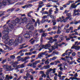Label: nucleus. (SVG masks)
Masks as SVG:
<instances>
[{
  "label": "nucleus",
  "mask_w": 80,
  "mask_h": 80,
  "mask_svg": "<svg viewBox=\"0 0 80 80\" xmlns=\"http://www.w3.org/2000/svg\"><path fill=\"white\" fill-rule=\"evenodd\" d=\"M62 73V71H59L58 72L59 75H61Z\"/></svg>",
  "instance_id": "774afa93"
},
{
  "label": "nucleus",
  "mask_w": 80,
  "mask_h": 80,
  "mask_svg": "<svg viewBox=\"0 0 80 80\" xmlns=\"http://www.w3.org/2000/svg\"><path fill=\"white\" fill-rule=\"evenodd\" d=\"M64 29H65V30H66V33H69V32H70V30L69 29H66L65 28H64Z\"/></svg>",
  "instance_id": "f704fd0d"
},
{
  "label": "nucleus",
  "mask_w": 80,
  "mask_h": 80,
  "mask_svg": "<svg viewBox=\"0 0 80 80\" xmlns=\"http://www.w3.org/2000/svg\"><path fill=\"white\" fill-rule=\"evenodd\" d=\"M49 16L50 18H52V21L53 20H55V16L52 15H50V16Z\"/></svg>",
  "instance_id": "a211bd4d"
},
{
  "label": "nucleus",
  "mask_w": 80,
  "mask_h": 80,
  "mask_svg": "<svg viewBox=\"0 0 80 80\" xmlns=\"http://www.w3.org/2000/svg\"><path fill=\"white\" fill-rule=\"evenodd\" d=\"M53 32H48V34H49V35H53Z\"/></svg>",
  "instance_id": "4d7b16f0"
},
{
  "label": "nucleus",
  "mask_w": 80,
  "mask_h": 80,
  "mask_svg": "<svg viewBox=\"0 0 80 80\" xmlns=\"http://www.w3.org/2000/svg\"><path fill=\"white\" fill-rule=\"evenodd\" d=\"M49 41L48 42V44L45 45V47H47L48 48H50L51 47V44L50 43H53L55 42H57V39H53V37H50L48 39Z\"/></svg>",
  "instance_id": "7ed1b4c3"
},
{
  "label": "nucleus",
  "mask_w": 80,
  "mask_h": 80,
  "mask_svg": "<svg viewBox=\"0 0 80 80\" xmlns=\"http://www.w3.org/2000/svg\"><path fill=\"white\" fill-rule=\"evenodd\" d=\"M25 55H32V53L31 52H26L25 53Z\"/></svg>",
  "instance_id": "a878e982"
},
{
  "label": "nucleus",
  "mask_w": 80,
  "mask_h": 80,
  "mask_svg": "<svg viewBox=\"0 0 80 80\" xmlns=\"http://www.w3.org/2000/svg\"><path fill=\"white\" fill-rule=\"evenodd\" d=\"M30 74H29V73H27L26 76L28 78V77H30Z\"/></svg>",
  "instance_id": "79ce46f5"
},
{
  "label": "nucleus",
  "mask_w": 80,
  "mask_h": 80,
  "mask_svg": "<svg viewBox=\"0 0 80 80\" xmlns=\"http://www.w3.org/2000/svg\"><path fill=\"white\" fill-rule=\"evenodd\" d=\"M58 37H59V35H56L54 36V38H58Z\"/></svg>",
  "instance_id": "c9c22d12"
},
{
  "label": "nucleus",
  "mask_w": 80,
  "mask_h": 80,
  "mask_svg": "<svg viewBox=\"0 0 80 80\" xmlns=\"http://www.w3.org/2000/svg\"><path fill=\"white\" fill-rule=\"evenodd\" d=\"M74 62V61H72L71 62H70L69 63V65H72L73 64V63Z\"/></svg>",
  "instance_id": "49530a36"
},
{
  "label": "nucleus",
  "mask_w": 80,
  "mask_h": 80,
  "mask_svg": "<svg viewBox=\"0 0 80 80\" xmlns=\"http://www.w3.org/2000/svg\"><path fill=\"white\" fill-rule=\"evenodd\" d=\"M37 61H35V62L33 63V65H36V64H37Z\"/></svg>",
  "instance_id": "69168bd1"
},
{
  "label": "nucleus",
  "mask_w": 80,
  "mask_h": 80,
  "mask_svg": "<svg viewBox=\"0 0 80 80\" xmlns=\"http://www.w3.org/2000/svg\"><path fill=\"white\" fill-rule=\"evenodd\" d=\"M48 16H44L42 18H44V19H45V18H47V17H48Z\"/></svg>",
  "instance_id": "864d4df0"
},
{
  "label": "nucleus",
  "mask_w": 80,
  "mask_h": 80,
  "mask_svg": "<svg viewBox=\"0 0 80 80\" xmlns=\"http://www.w3.org/2000/svg\"><path fill=\"white\" fill-rule=\"evenodd\" d=\"M75 49L76 50H79L80 49V46H72L71 47V49Z\"/></svg>",
  "instance_id": "0eeeda50"
},
{
  "label": "nucleus",
  "mask_w": 80,
  "mask_h": 80,
  "mask_svg": "<svg viewBox=\"0 0 80 80\" xmlns=\"http://www.w3.org/2000/svg\"><path fill=\"white\" fill-rule=\"evenodd\" d=\"M6 61H7V59H5L2 62V63L3 64L4 63H5V62H6Z\"/></svg>",
  "instance_id": "a18cd8bd"
},
{
  "label": "nucleus",
  "mask_w": 80,
  "mask_h": 80,
  "mask_svg": "<svg viewBox=\"0 0 80 80\" xmlns=\"http://www.w3.org/2000/svg\"><path fill=\"white\" fill-rule=\"evenodd\" d=\"M7 1L4 2L3 1V2H2V3L4 5H6V4H7Z\"/></svg>",
  "instance_id": "bb28decb"
},
{
  "label": "nucleus",
  "mask_w": 80,
  "mask_h": 80,
  "mask_svg": "<svg viewBox=\"0 0 80 80\" xmlns=\"http://www.w3.org/2000/svg\"><path fill=\"white\" fill-rule=\"evenodd\" d=\"M4 68H7V67H8V66L7 65H4L2 66Z\"/></svg>",
  "instance_id": "0e129e2a"
},
{
  "label": "nucleus",
  "mask_w": 80,
  "mask_h": 80,
  "mask_svg": "<svg viewBox=\"0 0 80 80\" xmlns=\"http://www.w3.org/2000/svg\"><path fill=\"white\" fill-rule=\"evenodd\" d=\"M10 63L11 64L12 63L11 65H12L13 68H15L17 67V65L18 64V63L17 61H16L14 62H13L11 61L10 62Z\"/></svg>",
  "instance_id": "39448f33"
},
{
  "label": "nucleus",
  "mask_w": 80,
  "mask_h": 80,
  "mask_svg": "<svg viewBox=\"0 0 80 80\" xmlns=\"http://www.w3.org/2000/svg\"><path fill=\"white\" fill-rule=\"evenodd\" d=\"M78 23H80V20L78 21V22L76 21L75 22H74V24L75 25H77V24H78Z\"/></svg>",
  "instance_id": "7c9ffc66"
},
{
  "label": "nucleus",
  "mask_w": 80,
  "mask_h": 80,
  "mask_svg": "<svg viewBox=\"0 0 80 80\" xmlns=\"http://www.w3.org/2000/svg\"><path fill=\"white\" fill-rule=\"evenodd\" d=\"M52 8H50V10H49V15H48L47 16H50L52 15L51 14H52V12H53V10H52Z\"/></svg>",
  "instance_id": "ddd939ff"
},
{
  "label": "nucleus",
  "mask_w": 80,
  "mask_h": 80,
  "mask_svg": "<svg viewBox=\"0 0 80 80\" xmlns=\"http://www.w3.org/2000/svg\"><path fill=\"white\" fill-rule=\"evenodd\" d=\"M23 20L25 21L26 23H27L29 22L28 21V19H27V17H24L23 18Z\"/></svg>",
  "instance_id": "dca6fc26"
},
{
  "label": "nucleus",
  "mask_w": 80,
  "mask_h": 80,
  "mask_svg": "<svg viewBox=\"0 0 80 80\" xmlns=\"http://www.w3.org/2000/svg\"><path fill=\"white\" fill-rule=\"evenodd\" d=\"M66 15L68 16L71 17L70 15H71V13H68L66 14Z\"/></svg>",
  "instance_id": "5fc2aeb1"
},
{
  "label": "nucleus",
  "mask_w": 80,
  "mask_h": 80,
  "mask_svg": "<svg viewBox=\"0 0 80 80\" xmlns=\"http://www.w3.org/2000/svg\"><path fill=\"white\" fill-rule=\"evenodd\" d=\"M52 71V68H50L49 69H48L46 71L47 73H50Z\"/></svg>",
  "instance_id": "412c9836"
},
{
  "label": "nucleus",
  "mask_w": 80,
  "mask_h": 80,
  "mask_svg": "<svg viewBox=\"0 0 80 80\" xmlns=\"http://www.w3.org/2000/svg\"><path fill=\"white\" fill-rule=\"evenodd\" d=\"M52 54L54 55V54H56V55H58V52H57L56 51H54L52 53Z\"/></svg>",
  "instance_id": "6ab92c4d"
},
{
  "label": "nucleus",
  "mask_w": 80,
  "mask_h": 80,
  "mask_svg": "<svg viewBox=\"0 0 80 80\" xmlns=\"http://www.w3.org/2000/svg\"><path fill=\"white\" fill-rule=\"evenodd\" d=\"M6 78L8 80H9V76H8V75H7L6 76Z\"/></svg>",
  "instance_id": "58836bf2"
},
{
  "label": "nucleus",
  "mask_w": 80,
  "mask_h": 80,
  "mask_svg": "<svg viewBox=\"0 0 80 80\" xmlns=\"http://www.w3.org/2000/svg\"><path fill=\"white\" fill-rule=\"evenodd\" d=\"M58 63H60V61H58L56 62L55 63V65H57L58 64Z\"/></svg>",
  "instance_id": "c03bdc74"
},
{
  "label": "nucleus",
  "mask_w": 80,
  "mask_h": 80,
  "mask_svg": "<svg viewBox=\"0 0 80 80\" xmlns=\"http://www.w3.org/2000/svg\"><path fill=\"white\" fill-rule=\"evenodd\" d=\"M57 29V26H55L53 27V29H54V30H56Z\"/></svg>",
  "instance_id": "3c124183"
},
{
  "label": "nucleus",
  "mask_w": 80,
  "mask_h": 80,
  "mask_svg": "<svg viewBox=\"0 0 80 80\" xmlns=\"http://www.w3.org/2000/svg\"><path fill=\"white\" fill-rule=\"evenodd\" d=\"M77 5H71V7H72V8H77Z\"/></svg>",
  "instance_id": "473e14b6"
},
{
  "label": "nucleus",
  "mask_w": 80,
  "mask_h": 80,
  "mask_svg": "<svg viewBox=\"0 0 80 80\" xmlns=\"http://www.w3.org/2000/svg\"><path fill=\"white\" fill-rule=\"evenodd\" d=\"M41 57H42V54H39L38 55V58H40Z\"/></svg>",
  "instance_id": "603ef678"
},
{
  "label": "nucleus",
  "mask_w": 80,
  "mask_h": 80,
  "mask_svg": "<svg viewBox=\"0 0 80 80\" xmlns=\"http://www.w3.org/2000/svg\"><path fill=\"white\" fill-rule=\"evenodd\" d=\"M56 58H57V57L56 58V57L54 56L52 58V60H55Z\"/></svg>",
  "instance_id": "6e6d98bb"
},
{
  "label": "nucleus",
  "mask_w": 80,
  "mask_h": 80,
  "mask_svg": "<svg viewBox=\"0 0 80 80\" xmlns=\"http://www.w3.org/2000/svg\"><path fill=\"white\" fill-rule=\"evenodd\" d=\"M45 63L46 65H48L50 63V62H47V61H45Z\"/></svg>",
  "instance_id": "ea45409f"
},
{
  "label": "nucleus",
  "mask_w": 80,
  "mask_h": 80,
  "mask_svg": "<svg viewBox=\"0 0 80 80\" xmlns=\"http://www.w3.org/2000/svg\"><path fill=\"white\" fill-rule=\"evenodd\" d=\"M50 67V66L48 64H47L46 66L44 65V69H49Z\"/></svg>",
  "instance_id": "f8f14e48"
},
{
  "label": "nucleus",
  "mask_w": 80,
  "mask_h": 80,
  "mask_svg": "<svg viewBox=\"0 0 80 80\" xmlns=\"http://www.w3.org/2000/svg\"><path fill=\"white\" fill-rule=\"evenodd\" d=\"M15 58V57L14 56H11L10 57V59H14Z\"/></svg>",
  "instance_id": "2f4dec72"
},
{
  "label": "nucleus",
  "mask_w": 80,
  "mask_h": 80,
  "mask_svg": "<svg viewBox=\"0 0 80 80\" xmlns=\"http://www.w3.org/2000/svg\"><path fill=\"white\" fill-rule=\"evenodd\" d=\"M77 12H79V9H77L76 10L75 9L74 10V13H77Z\"/></svg>",
  "instance_id": "cd10ccee"
},
{
  "label": "nucleus",
  "mask_w": 80,
  "mask_h": 80,
  "mask_svg": "<svg viewBox=\"0 0 80 80\" xmlns=\"http://www.w3.org/2000/svg\"><path fill=\"white\" fill-rule=\"evenodd\" d=\"M41 42H43V37H41L40 40Z\"/></svg>",
  "instance_id": "338daca9"
},
{
  "label": "nucleus",
  "mask_w": 80,
  "mask_h": 80,
  "mask_svg": "<svg viewBox=\"0 0 80 80\" xmlns=\"http://www.w3.org/2000/svg\"><path fill=\"white\" fill-rule=\"evenodd\" d=\"M42 14H46L48 15V12L47 11H45L44 12H42Z\"/></svg>",
  "instance_id": "72a5a7b5"
},
{
  "label": "nucleus",
  "mask_w": 80,
  "mask_h": 80,
  "mask_svg": "<svg viewBox=\"0 0 80 80\" xmlns=\"http://www.w3.org/2000/svg\"><path fill=\"white\" fill-rule=\"evenodd\" d=\"M53 47H52V49H55V48H58L57 45L56 46H54Z\"/></svg>",
  "instance_id": "393cba45"
},
{
  "label": "nucleus",
  "mask_w": 80,
  "mask_h": 80,
  "mask_svg": "<svg viewBox=\"0 0 80 80\" xmlns=\"http://www.w3.org/2000/svg\"><path fill=\"white\" fill-rule=\"evenodd\" d=\"M61 60H64L65 62H67V60L65 59V58H62Z\"/></svg>",
  "instance_id": "e433bc0d"
},
{
  "label": "nucleus",
  "mask_w": 80,
  "mask_h": 80,
  "mask_svg": "<svg viewBox=\"0 0 80 80\" xmlns=\"http://www.w3.org/2000/svg\"><path fill=\"white\" fill-rule=\"evenodd\" d=\"M38 6H39L38 7L39 8H42V7H43V5H40V4H39V5H38Z\"/></svg>",
  "instance_id": "13d9d810"
},
{
  "label": "nucleus",
  "mask_w": 80,
  "mask_h": 80,
  "mask_svg": "<svg viewBox=\"0 0 80 80\" xmlns=\"http://www.w3.org/2000/svg\"><path fill=\"white\" fill-rule=\"evenodd\" d=\"M69 30H73V27H71L69 28Z\"/></svg>",
  "instance_id": "680f3d73"
},
{
  "label": "nucleus",
  "mask_w": 80,
  "mask_h": 80,
  "mask_svg": "<svg viewBox=\"0 0 80 80\" xmlns=\"http://www.w3.org/2000/svg\"><path fill=\"white\" fill-rule=\"evenodd\" d=\"M15 8H11V12H13L14 11V9Z\"/></svg>",
  "instance_id": "e2e57ef3"
},
{
  "label": "nucleus",
  "mask_w": 80,
  "mask_h": 80,
  "mask_svg": "<svg viewBox=\"0 0 80 80\" xmlns=\"http://www.w3.org/2000/svg\"><path fill=\"white\" fill-rule=\"evenodd\" d=\"M6 70L8 71H12V66H8L6 68Z\"/></svg>",
  "instance_id": "1a4fd4ad"
},
{
  "label": "nucleus",
  "mask_w": 80,
  "mask_h": 80,
  "mask_svg": "<svg viewBox=\"0 0 80 80\" xmlns=\"http://www.w3.org/2000/svg\"><path fill=\"white\" fill-rule=\"evenodd\" d=\"M68 2L70 4V3H72L73 2V1H68Z\"/></svg>",
  "instance_id": "052dcab7"
},
{
  "label": "nucleus",
  "mask_w": 80,
  "mask_h": 80,
  "mask_svg": "<svg viewBox=\"0 0 80 80\" xmlns=\"http://www.w3.org/2000/svg\"><path fill=\"white\" fill-rule=\"evenodd\" d=\"M2 12H0V17H2V15H5V14H4V13Z\"/></svg>",
  "instance_id": "c85d7f7f"
},
{
  "label": "nucleus",
  "mask_w": 80,
  "mask_h": 80,
  "mask_svg": "<svg viewBox=\"0 0 80 80\" xmlns=\"http://www.w3.org/2000/svg\"><path fill=\"white\" fill-rule=\"evenodd\" d=\"M28 67H32L33 66V64H31L30 63L28 65Z\"/></svg>",
  "instance_id": "4c0bfd02"
},
{
  "label": "nucleus",
  "mask_w": 80,
  "mask_h": 80,
  "mask_svg": "<svg viewBox=\"0 0 80 80\" xmlns=\"http://www.w3.org/2000/svg\"><path fill=\"white\" fill-rule=\"evenodd\" d=\"M20 22V20L18 18H16L15 20L12 21V23H13L14 25H16L17 23H18Z\"/></svg>",
  "instance_id": "423d86ee"
},
{
  "label": "nucleus",
  "mask_w": 80,
  "mask_h": 80,
  "mask_svg": "<svg viewBox=\"0 0 80 80\" xmlns=\"http://www.w3.org/2000/svg\"><path fill=\"white\" fill-rule=\"evenodd\" d=\"M28 45H26L24 47H23V46H22V47L21 48H19V49H22V48H26V47H28Z\"/></svg>",
  "instance_id": "c756f323"
},
{
  "label": "nucleus",
  "mask_w": 80,
  "mask_h": 80,
  "mask_svg": "<svg viewBox=\"0 0 80 80\" xmlns=\"http://www.w3.org/2000/svg\"><path fill=\"white\" fill-rule=\"evenodd\" d=\"M35 40H33L31 42V44H33V43L35 42Z\"/></svg>",
  "instance_id": "09e8293b"
},
{
  "label": "nucleus",
  "mask_w": 80,
  "mask_h": 80,
  "mask_svg": "<svg viewBox=\"0 0 80 80\" xmlns=\"http://www.w3.org/2000/svg\"><path fill=\"white\" fill-rule=\"evenodd\" d=\"M29 58H30L28 57H26L24 58V59H22V62H24V63L22 64L21 65H19L18 66V68H15V70H18V68H24L25 67V64L26 63H27L28 62V61H26V60H27V59H29Z\"/></svg>",
  "instance_id": "f03ea898"
},
{
  "label": "nucleus",
  "mask_w": 80,
  "mask_h": 80,
  "mask_svg": "<svg viewBox=\"0 0 80 80\" xmlns=\"http://www.w3.org/2000/svg\"><path fill=\"white\" fill-rule=\"evenodd\" d=\"M23 52H27V50L26 49V50H24V49H22L21 50H20L19 52H18L17 53V55H18L19 54H20V53H22Z\"/></svg>",
  "instance_id": "9b49d317"
},
{
  "label": "nucleus",
  "mask_w": 80,
  "mask_h": 80,
  "mask_svg": "<svg viewBox=\"0 0 80 80\" xmlns=\"http://www.w3.org/2000/svg\"><path fill=\"white\" fill-rule=\"evenodd\" d=\"M31 25V24L30 23H28V24L26 26V28L27 29H29V30Z\"/></svg>",
  "instance_id": "2eb2a0df"
},
{
  "label": "nucleus",
  "mask_w": 80,
  "mask_h": 80,
  "mask_svg": "<svg viewBox=\"0 0 80 80\" xmlns=\"http://www.w3.org/2000/svg\"><path fill=\"white\" fill-rule=\"evenodd\" d=\"M47 35V33H43L42 35V37H45Z\"/></svg>",
  "instance_id": "b1692460"
},
{
  "label": "nucleus",
  "mask_w": 80,
  "mask_h": 80,
  "mask_svg": "<svg viewBox=\"0 0 80 80\" xmlns=\"http://www.w3.org/2000/svg\"><path fill=\"white\" fill-rule=\"evenodd\" d=\"M58 31L57 32V34H60V33H61L62 32V31H61L60 30V26H58Z\"/></svg>",
  "instance_id": "4468645a"
},
{
  "label": "nucleus",
  "mask_w": 80,
  "mask_h": 80,
  "mask_svg": "<svg viewBox=\"0 0 80 80\" xmlns=\"http://www.w3.org/2000/svg\"><path fill=\"white\" fill-rule=\"evenodd\" d=\"M40 73L41 74H42V78L44 77V78H45L47 77L46 74H44V72H43V71H41L40 72Z\"/></svg>",
  "instance_id": "6e6552de"
},
{
  "label": "nucleus",
  "mask_w": 80,
  "mask_h": 80,
  "mask_svg": "<svg viewBox=\"0 0 80 80\" xmlns=\"http://www.w3.org/2000/svg\"><path fill=\"white\" fill-rule=\"evenodd\" d=\"M75 55H76V53H75V52H73L72 54V57H75Z\"/></svg>",
  "instance_id": "37998d69"
},
{
  "label": "nucleus",
  "mask_w": 80,
  "mask_h": 80,
  "mask_svg": "<svg viewBox=\"0 0 80 80\" xmlns=\"http://www.w3.org/2000/svg\"><path fill=\"white\" fill-rule=\"evenodd\" d=\"M29 71V72H32L33 71V69H29L28 70Z\"/></svg>",
  "instance_id": "bf43d9fd"
},
{
  "label": "nucleus",
  "mask_w": 80,
  "mask_h": 80,
  "mask_svg": "<svg viewBox=\"0 0 80 80\" xmlns=\"http://www.w3.org/2000/svg\"><path fill=\"white\" fill-rule=\"evenodd\" d=\"M47 51H46L45 52H43L42 53V55H45L47 53Z\"/></svg>",
  "instance_id": "a19ab883"
},
{
  "label": "nucleus",
  "mask_w": 80,
  "mask_h": 80,
  "mask_svg": "<svg viewBox=\"0 0 80 80\" xmlns=\"http://www.w3.org/2000/svg\"><path fill=\"white\" fill-rule=\"evenodd\" d=\"M39 33H45V31H43V29H40L39 30Z\"/></svg>",
  "instance_id": "5701e85b"
},
{
  "label": "nucleus",
  "mask_w": 80,
  "mask_h": 80,
  "mask_svg": "<svg viewBox=\"0 0 80 80\" xmlns=\"http://www.w3.org/2000/svg\"><path fill=\"white\" fill-rule=\"evenodd\" d=\"M59 69L61 71H63V70H65V69H63L62 68V67H61L60 68H59Z\"/></svg>",
  "instance_id": "de8ad7c7"
},
{
  "label": "nucleus",
  "mask_w": 80,
  "mask_h": 80,
  "mask_svg": "<svg viewBox=\"0 0 80 80\" xmlns=\"http://www.w3.org/2000/svg\"><path fill=\"white\" fill-rule=\"evenodd\" d=\"M9 27H7L6 30L4 31L5 35L2 36V38L4 40H6L4 42V43L6 44H7L8 43L9 44H11V45H14L15 46H17L18 45V44L20 42H22V38L21 37H18V39H16L15 40V42H14V40L13 39H11L9 40L8 41V40H9L8 38V34H9V32H12L13 30V24H11L10 23H9L8 24Z\"/></svg>",
  "instance_id": "f257e3e1"
},
{
  "label": "nucleus",
  "mask_w": 80,
  "mask_h": 80,
  "mask_svg": "<svg viewBox=\"0 0 80 80\" xmlns=\"http://www.w3.org/2000/svg\"><path fill=\"white\" fill-rule=\"evenodd\" d=\"M51 30H52V28H49L47 29V30L48 31H51Z\"/></svg>",
  "instance_id": "8fccbe9b"
},
{
  "label": "nucleus",
  "mask_w": 80,
  "mask_h": 80,
  "mask_svg": "<svg viewBox=\"0 0 80 80\" xmlns=\"http://www.w3.org/2000/svg\"><path fill=\"white\" fill-rule=\"evenodd\" d=\"M52 22L53 23V25L54 26V25H56V24L57 23V21L56 20H52Z\"/></svg>",
  "instance_id": "f3484780"
},
{
  "label": "nucleus",
  "mask_w": 80,
  "mask_h": 80,
  "mask_svg": "<svg viewBox=\"0 0 80 80\" xmlns=\"http://www.w3.org/2000/svg\"><path fill=\"white\" fill-rule=\"evenodd\" d=\"M33 33L30 31H27L26 34L24 35V37L26 38H29L32 36Z\"/></svg>",
  "instance_id": "20e7f679"
},
{
  "label": "nucleus",
  "mask_w": 80,
  "mask_h": 80,
  "mask_svg": "<svg viewBox=\"0 0 80 80\" xmlns=\"http://www.w3.org/2000/svg\"><path fill=\"white\" fill-rule=\"evenodd\" d=\"M34 29V27H33V25H30V28H29V30H33Z\"/></svg>",
  "instance_id": "4be33fe9"
},
{
  "label": "nucleus",
  "mask_w": 80,
  "mask_h": 80,
  "mask_svg": "<svg viewBox=\"0 0 80 80\" xmlns=\"http://www.w3.org/2000/svg\"><path fill=\"white\" fill-rule=\"evenodd\" d=\"M59 38H60L61 41H59V43H61L62 42V41L63 40H64V38H63V35H61L60 37H59Z\"/></svg>",
  "instance_id": "9d476101"
},
{
  "label": "nucleus",
  "mask_w": 80,
  "mask_h": 80,
  "mask_svg": "<svg viewBox=\"0 0 80 80\" xmlns=\"http://www.w3.org/2000/svg\"><path fill=\"white\" fill-rule=\"evenodd\" d=\"M32 6H33V5L32 4H28L25 5L26 8H28L29 7H32Z\"/></svg>",
  "instance_id": "aec40b11"
}]
</instances>
